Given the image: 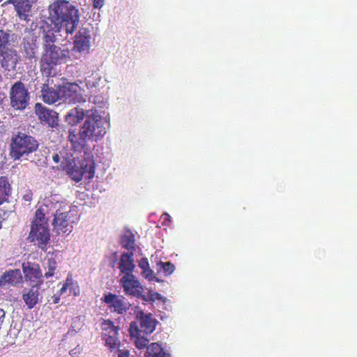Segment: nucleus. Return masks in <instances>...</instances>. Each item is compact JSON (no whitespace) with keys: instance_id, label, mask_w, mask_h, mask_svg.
<instances>
[{"instance_id":"obj_31","label":"nucleus","mask_w":357,"mask_h":357,"mask_svg":"<svg viewBox=\"0 0 357 357\" xmlns=\"http://www.w3.org/2000/svg\"><path fill=\"white\" fill-rule=\"evenodd\" d=\"M31 224L48 225L47 220H45V213L43 208H40L36 211Z\"/></svg>"},{"instance_id":"obj_36","label":"nucleus","mask_w":357,"mask_h":357,"mask_svg":"<svg viewBox=\"0 0 357 357\" xmlns=\"http://www.w3.org/2000/svg\"><path fill=\"white\" fill-rule=\"evenodd\" d=\"M159 264L160 265V267L162 268V270L166 275L172 274L175 270L174 265L172 263H171L170 261H168V262L160 261L159 263Z\"/></svg>"},{"instance_id":"obj_8","label":"nucleus","mask_w":357,"mask_h":357,"mask_svg":"<svg viewBox=\"0 0 357 357\" xmlns=\"http://www.w3.org/2000/svg\"><path fill=\"white\" fill-rule=\"evenodd\" d=\"M95 174V162L93 156L85 153L84 158L80 162V165L77 166L75 162L73 169L68 172V175L75 181L79 182L83 177L91 179Z\"/></svg>"},{"instance_id":"obj_30","label":"nucleus","mask_w":357,"mask_h":357,"mask_svg":"<svg viewBox=\"0 0 357 357\" xmlns=\"http://www.w3.org/2000/svg\"><path fill=\"white\" fill-rule=\"evenodd\" d=\"M44 268L45 270L47 269L44 274V277L46 278L53 277L57 268L56 259L53 257H47L44 265Z\"/></svg>"},{"instance_id":"obj_20","label":"nucleus","mask_w":357,"mask_h":357,"mask_svg":"<svg viewBox=\"0 0 357 357\" xmlns=\"http://www.w3.org/2000/svg\"><path fill=\"white\" fill-rule=\"evenodd\" d=\"M133 255L131 252H123L120 257L118 268L123 275H132L135 270Z\"/></svg>"},{"instance_id":"obj_32","label":"nucleus","mask_w":357,"mask_h":357,"mask_svg":"<svg viewBox=\"0 0 357 357\" xmlns=\"http://www.w3.org/2000/svg\"><path fill=\"white\" fill-rule=\"evenodd\" d=\"M67 117L71 118L73 117V123H77L80 122V121L83 120L84 118H86V114H84V112L83 109L75 108L74 110H72L70 113L68 114Z\"/></svg>"},{"instance_id":"obj_43","label":"nucleus","mask_w":357,"mask_h":357,"mask_svg":"<svg viewBox=\"0 0 357 357\" xmlns=\"http://www.w3.org/2000/svg\"><path fill=\"white\" fill-rule=\"evenodd\" d=\"M52 160H54V162L58 163L60 161V157H59V154H57V153L54 154L52 156Z\"/></svg>"},{"instance_id":"obj_29","label":"nucleus","mask_w":357,"mask_h":357,"mask_svg":"<svg viewBox=\"0 0 357 357\" xmlns=\"http://www.w3.org/2000/svg\"><path fill=\"white\" fill-rule=\"evenodd\" d=\"M119 327L115 326L110 320H104L102 323V336L109 337L119 335Z\"/></svg>"},{"instance_id":"obj_1","label":"nucleus","mask_w":357,"mask_h":357,"mask_svg":"<svg viewBox=\"0 0 357 357\" xmlns=\"http://www.w3.org/2000/svg\"><path fill=\"white\" fill-rule=\"evenodd\" d=\"M49 19L57 32L63 31L67 35H72L78 26L79 10L68 1L53 2L49 6Z\"/></svg>"},{"instance_id":"obj_34","label":"nucleus","mask_w":357,"mask_h":357,"mask_svg":"<svg viewBox=\"0 0 357 357\" xmlns=\"http://www.w3.org/2000/svg\"><path fill=\"white\" fill-rule=\"evenodd\" d=\"M56 36L52 31H48L43 36V48L48 47L50 45H54Z\"/></svg>"},{"instance_id":"obj_24","label":"nucleus","mask_w":357,"mask_h":357,"mask_svg":"<svg viewBox=\"0 0 357 357\" xmlns=\"http://www.w3.org/2000/svg\"><path fill=\"white\" fill-rule=\"evenodd\" d=\"M11 186L6 176L0 177V205L8 202L11 195Z\"/></svg>"},{"instance_id":"obj_7","label":"nucleus","mask_w":357,"mask_h":357,"mask_svg":"<svg viewBox=\"0 0 357 357\" xmlns=\"http://www.w3.org/2000/svg\"><path fill=\"white\" fill-rule=\"evenodd\" d=\"M10 105L15 110H24L29 104L30 94L21 81L15 82L9 91Z\"/></svg>"},{"instance_id":"obj_22","label":"nucleus","mask_w":357,"mask_h":357,"mask_svg":"<svg viewBox=\"0 0 357 357\" xmlns=\"http://www.w3.org/2000/svg\"><path fill=\"white\" fill-rule=\"evenodd\" d=\"M35 0H20L15 5V11L18 17L23 20L29 21V13L31 10L32 3Z\"/></svg>"},{"instance_id":"obj_45","label":"nucleus","mask_w":357,"mask_h":357,"mask_svg":"<svg viewBox=\"0 0 357 357\" xmlns=\"http://www.w3.org/2000/svg\"><path fill=\"white\" fill-rule=\"evenodd\" d=\"M1 312H5L3 311V310H2V309H1V308H0V313H1Z\"/></svg>"},{"instance_id":"obj_11","label":"nucleus","mask_w":357,"mask_h":357,"mask_svg":"<svg viewBox=\"0 0 357 357\" xmlns=\"http://www.w3.org/2000/svg\"><path fill=\"white\" fill-rule=\"evenodd\" d=\"M120 284L126 295L144 298V288L133 274L123 275Z\"/></svg>"},{"instance_id":"obj_28","label":"nucleus","mask_w":357,"mask_h":357,"mask_svg":"<svg viewBox=\"0 0 357 357\" xmlns=\"http://www.w3.org/2000/svg\"><path fill=\"white\" fill-rule=\"evenodd\" d=\"M139 267L142 269V275L149 281L156 279L154 272L150 268L148 259L143 257L139 261Z\"/></svg>"},{"instance_id":"obj_15","label":"nucleus","mask_w":357,"mask_h":357,"mask_svg":"<svg viewBox=\"0 0 357 357\" xmlns=\"http://www.w3.org/2000/svg\"><path fill=\"white\" fill-rule=\"evenodd\" d=\"M34 109L42 123L47 124L52 128L58 125V114L56 112L44 107L39 102L35 105Z\"/></svg>"},{"instance_id":"obj_44","label":"nucleus","mask_w":357,"mask_h":357,"mask_svg":"<svg viewBox=\"0 0 357 357\" xmlns=\"http://www.w3.org/2000/svg\"><path fill=\"white\" fill-rule=\"evenodd\" d=\"M2 81V76L0 74V82Z\"/></svg>"},{"instance_id":"obj_19","label":"nucleus","mask_w":357,"mask_h":357,"mask_svg":"<svg viewBox=\"0 0 357 357\" xmlns=\"http://www.w3.org/2000/svg\"><path fill=\"white\" fill-rule=\"evenodd\" d=\"M137 317V321L139 331L144 334L149 335L152 333L158 324V321L152 317L153 314H139Z\"/></svg>"},{"instance_id":"obj_27","label":"nucleus","mask_w":357,"mask_h":357,"mask_svg":"<svg viewBox=\"0 0 357 357\" xmlns=\"http://www.w3.org/2000/svg\"><path fill=\"white\" fill-rule=\"evenodd\" d=\"M145 357H170V354L166 353L158 343L154 342L147 347Z\"/></svg>"},{"instance_id":"obj_4","label":"nucleus","mask_w":357,"mask_h":357,"mask_svg":"<svg viewBox=\"0 0 357 357\" xmlns=\"http://www.w3.org/2000/svg\"><path fill=\"white\" fill-rule=\"evenodd\" d=\"M80 129L91 142H97L106 133L102 116L96 110L93 109L86 111V119Z\"/></svg>"},{"instance_id":"obj_10","label":"nucleus","mask_w":357,"mask_h":357,"mask_svg":"<svg viewBox=\"0 0 357 357\" xmlns=\"http://www.w3.org/2000/svg\"><path fill=\"white\" fill-rule=\"evenodd\" d=\"M50 239L48 225L31 224V230L28 236L29 241L37 243L39 248L45 250Z\"/></svg>"},{"instance_id":"obj_5","label":"nucleus","mask_w":357,"mask_h":357,"mask_svg":"<svg viewBox=\"0 0 357 357\" xmlns=\"http://www.w3.org/2000/svg\"><path fill=\"white\" fill-rule=\"evenodd\" d=\"M10 34L0 30V65L7 71L14 70L20 59L17 51L9 47Z\"/></svg>"},{"instance_id":"obj_40","label":"nucleus","mask_w":357,"mask_h":357,"mask_svg":"<svg viewBox=\"0 0 357 357\" xmlns=\"http://www.w3.org/2000/svg\"><path fill=\"white\" fill-rule=\"evenodd\" d=\"M130 352L128 349H119L118 353V357H129Z\"/></svg>"},{"instance_id":"obj_26","label":"nucleus","mask_w":357,"mask_h":357,"mask_svg":"<svg viewBox=\"0 0 357 357\" xmlns=\"http://www.w3.org/2000/svg\"><path fill=\"white\" fill-rule=\"evenodd\" d=\"M39 287H32L26 294H23V300L29 309L33 308L38 301Z\"/></svg>"},{"instance_id":"obj_12","label":"nucleus","mask_w":357,"mask_h":357,"mask_svg":"<svg viewBox=\"0 0 357 357\" xmlns=\"http://www.w3.org/2000/svg\"><path fill=\"white\" fill-rule=\"evenodd\" d=\"M22 271L25 280L29 281L32 287H40L43 283V276L38 264L26 261L22 263Z\"/></svg>"},{"instance_id":"obj_35","label":"nucleus","mask_w":357,"mask_h":357,"mask_svg":"<svg viewBox=\"0 0 357 357\" xmlns=\"http://www.w3.org/2000/svg\"><path fill=\"white\" fill-rule=\"evenodd\" d=\"M75 162V158H63L61 167V169L66 172L67 174L73 169V165Z\"/></svg>"},{"instance_id":"obj_38","label":"nucleus","mask_w":357,"mask_h":357,"mask_svg":"<svg viewBox=\"0 0 357 357\" xmlns=\"http://www.w3.org/2000/svg\"><path fill=\"white\" fill-rule=\"evenodd\" d=\"M32 199H33L32 191L29 189L26 190L22 196V200H24V202L29 204L31 202V201L32 200Z\"/></svg>"},{"instance_id":"obj_33","label":"nucleus","mask_w":357,"mask_h":357,"mask_svg":"<svg viewBox=\"0 0 357 357\" xmlns=\"http://www.w3.org/2000/svg\"><path fill=\"white\" fill-rule=\"evenodd\" d=\"M102 339L105 342V345L108 347L111 350L118 348L120 345V341L118 338V335L105 337Z\"/></svg>"},{"instance_id":"obj_16","label":"nucleus","mask_w":357,"mask_h":357,"mask_svg":"<svg viewBox=\"0 0 357 357\" xmlns=\"http://www.w3.org/2000/svg\"><path fill=\"white\" fill-rule=\"evenodd\" d=\"M101 301L105 303L108 307L113 310L115 312H123L126 311L128 303L123 296L107 293L104 294Z\"/></svg>"},{"instance_id":"obj_37","label":"nucleus","mask_w":357,"mask_h":357,"mask_svg":"<svg viewBox=\"0 0 357 357\" xmlns=\"http://www.w3.org/2000/svg\"><path fill=\"white\" fill-rule=\"evenodd\" d=\"M73 284V279L71 276H68L66 280L62 284L61 288L57 291V293L61 296L63 294L66 293L68 288Z\"/></svg>"},{"instance_id":"obj_21","label":"nucleus","mask_w":357,"mask_h":357,"mask_svg":"<svg viewBox=\"0 0 357 357\" xmlns=\"http://www.w3.org/2000/svg\"><path fill=\"white\" fill-rule=\"evenodd\" d=\"M129 333L137 348L139 349L144 348L147 349V347L149 346V340L142 335V333H143L139 331L137 322H131L130 325Z\"/></svg>"},{"instance_id":"obj_25","label":"nucleus","mask_w":357,"mask_h":357,"mask_svg":"<svg viewBox=\"0 0 357 357\" xmlns=\"http://www.w3.org/2000/svg\"><path fill=\"white\" fill-rule=\"evenodd\" d=\"M120 243L123 248L128 250L130 252L134 253L135 251V235L130 230H126L121 236Z\"/></svg>"},{"instance_id":"obj_46","label":"nucleus","mask_w":357,"mask_h":357,"mask_svg":"<svg viewBox=\"0 0 357 357\" xmlns=\"http://www.w3.org/2000/svg\"><path fill=\"white\" fill-rule=\"evenodd\" d=\"M3 0H0V2L2 1Z\"/></svg>"},{"instance_id":"obj_3","label":"nucleus","mask_w":357,"mask_h":357,"mask_svg":"<svg viewBox=\"0 0 357 357\" xmlns=\"http://www.w3.org/2000/svg\"><path fill=\"white\" fill-rule=\"evenodd\" d=\"M38 146V142L33 137L17 132L13 134L11 138L10 156L14 160H20L22 156L35 152Z\"/></svg>"},{"instance_id":"obj_9","label":"nucleus","mask_w":357,"mask_h":357,"mask_svg":"<svg viewBox=\"0 0 357 357\" xmlns=\"http://www.w3.org/2000/svg\"><path fill=\"white\" fill-rule=\"evenodd\" d=\"M60 99L69 104L85 102L82 88L76 83L66 82L59 84Z\"/></svg>"},{"instance_id":"obj_39","label":"nucleus","mask_w":357,"mask_h":357,"mask_svg":"<svg viewBox=\"0 0 357 357\" xmlns=\"http://www.w3.org/2000/svg\"><path fill=\"white\" fill-rule=\"evenodd\" d=\"M60 297L61 296L56 292L51 297L49 302H50V303L56 304L59 302Z\"/></svg>"},{"instance_id":"obj_13","label":"nucleus","mask_w":357,"mask_h":357,"mask_svg":"<svg viewBox=\"0 0 357 357\" xmlns=\"http://www.w3.org/2000/svg\"><path fill=\"white\" fill-rule=\"evenodd\" d=\"M59 84L56 85L52 76L47 77L41 89V98L43 102L51 105L60 99Z\"/></svg>"},{"instance_id":"obj_41","label":"nucleus","mask_w":357,"mask_h":357,"mask_svg":"<svg viewBox=\"0 0 357 357\" xmlns=\"http://www.w3.org/2000/svg\"><path fill=\"white\" fill-rule=\"evenodd\" d=\"M103 3L104 0H93V7L96 8H101Z\"/></svg>"},{"instance_id":"obj_6","label":"nucleus","mask_w":357,"mask_h":357,"mask_svg":"<svg viewBox=\"0 0 357 357\" xmlns=\"http://www.w3.org/2000/svg\"><path fill=\"white\" fill-rule=\"evenodd\" d=\"M50 202H56L59 206L56 208L54 217L52 221L54 231L57 234H69L73 230V226L70 225L69 208L66 202H61L57 199V195H52L49 199Z\"/></svg>"},{"instance_id":"obj_18","label":"nucleus","mask_w":357,"mask_h":357,"mask_svg":"<svg viewBox=\"0 0 357 357\" xmlns=\"http://www.w3.org/2000/svg\"><path fill=\"white\" fill-rule=\"evenodd\" d=\"M22 282L20 269L9 270L0 276V288L16 286Z\"/></svg>"},{"instance_id":"obj_2","label":"nucleus","mask_w":357,"mask_h":357,"mask_svg":"<svg viewBox=\"0 0 357 357\" xmlns=\"http://www.w3.org/2000/svg\"><path fill=\"white\" fill-rule=\"evenodd\" d=\"M70 58L68 49H61L56 45L44 47L40 60V70L43 75L49 77L52 73L55 66L66 63Z\"/></svg>"},{"instance_id":"obj_17","label":"nucleus","mask_w":357,"mask_h":357,"mask_svg":"<svg viewBox=\"0 0 357 357\" xmlns=\"http://www.w3.org/2000/svg\"><path fill=\"white\" fill-rule=\"evenodd\" d=\"M91 36L87 29H80L75 36L74 50L78 52H88L90 48Z\"/></svg>"},{"instance_id":"obj_23","label":"nucleus","mask_w":357,"mask_h":357,"mask_svg":"<svg viewBox=\"0 0 357 357\" xmlns=\"http://www.w3.org/2000/svg\"><path fill=\"white\" fill-rule=\"evenodd\" d=\"M29 36L24 38L23 45L26 56L29 59H33L36 56V51L38 46L36 44V37L31 32H29Z\"/></svg>"},{"instance_id":"obj_42","label":"nucleus","mask_w":357,"mask_h":357,"mask_svg":"<svg viewBox=\"0 0 357 357\" xmlns=\"http://www.w3.org/2000/svg\"><path fill=\"white\" fill-rule=\"evenodd\" d=\"M6 214V211H0V229L2 227V222L6 219L5 216Z\"/></svg>"},{"instance_id":"obj_14","label":"nucleus","mask_w":357,"mask_h":357,"mask_svg":"<svg viewBox=\"0 0 357 357\" xmlns=\"http://www.w3.org/2000/svg\"><path fill=\"white\" fill-rule=\"evenodd\" d=\"M68 141L70 143L72 149L75 152H82L87 146L90 139L84 136L83 131L79 128H70L68 132Z\"/></svg>"}]
</instances>
